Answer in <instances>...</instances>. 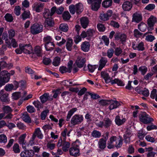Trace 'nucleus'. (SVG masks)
Here are the masks:
<instances>
[{
    "instance_id": "nucleus-58",
    "label": "nucleus",
    "mask_w": 157,
    "mask_h": 157,
    "mask_svg": "<svg viewBox=\"0 0 157 157\" xmlns=\"http://www.w3.org/2000/svg\"><path fill=\"white\" fill-rule=\"evenodd\" d=\"M134 36L136 38H138L142 36L143 33H140L138 29H135L134 31Z\"/></svg>"
},
{
    "instance_id": "nucleus-7",
    "label": "nucleus",
    "mask_w": 157,
    "mask_h": 157,
    "mask_svg": "<svg viewBox=\"0 0 157 157\" xmlns=\"http://www.w3.org/2000/svg\"><path fill=\"white\" fill-rule=\"evenodd\" d=\"M83 120V117L82 115L76 114L72 117L71 120V123L75 125L81 123Z\"/></svg>"
},
{
    "instance_id": "nucleus-32",
    "label": "nucleus",
    "mask_w": 157,
    "mask_h": 157,
    "mask_svg": "<svg viewBox=\"0 0 157 157\" xmlns=\"http://www.w3.org/2000/svg\"><path fill=\"white\" fill-rule=\"evenodd\" d=\"M73 40L72 39H68L66 43V47L67 50L70 51L72 50Z\"/></svg>"
},
{
    "instance_id": "nucleus-42",
    "label": "nucleus",
    "mask_w": 157,
    "mask_h": 157,
    "mask_svg": "<svg viewBox=\"0 0 157 157\" xmlns=\"http://www.w3.org/2000/svg\"><path fill=\"white\" fill-rule=\"evenodd\" d=\"M63 19L65 21L69 20L71 18V15L68 11L64 12L62 15Z\"/></svg>"
},
{
    "instance_id": "nucleus-11",
    "label": "nucleus",
    "mask_w": 157,
    "mask_h": 157,
    "mask_svg": "<svg viewBox=\"0 0 157 157\" xmlns=\"http://www.w3.org/2000/svg\"><path fill=\"white\" fill-rule=\"evenodd\" d=\"M69 152L70 155L74 156H77L79 155V150L78 146L71 147L69 149Z\"/></svg>"
},
{
    "instance_id": "nucleus-6",
    "label": "nucleus",
    "mask_w": 157,
    "mask_h": 157,
    "mask_svg": "<svg viewBox=\"0 0 157 157\" xmlns=\"http://www.w3.org/2000/svg\"><path fill=\"white\" fill-rule=\"evenodd\" d=\"M10 77V74L6 71H3L0 73V77H1L2 80L4 84L8 82Z\"/></svg>"
},
{
    "instance_id": "nucleus-30",
    "label": "nucleus",
    "mask_w": 157,
    "mask_h": 157,
    "mask_svg": "<svg viewBox=\"0 0 157 157\" xmlns=\"http://www.w3.org/2000/svg\"><path fill=\"white\" fill-rule=\"evenodd\" d=\"M22 117L23 120L25 122L30 123L31 122V118L27 112L24 113Z\"/></svg>"
},
{
    "instance_id": "nucleus-52",
    "label": "nucleus",
    "mask_w": 157,
    "mask_h": 157,
    "mask_svg": "<svg viewBox=\"0 0 157 157\" xmlns=\"http://www.w3.org/2000/svg\"><path fill=\"white\" fill-rule=\"evenodd\" d=\"M7 139L6 136L4 134L0 135V143H5L7 142Z\"/></svg>"
},
{
    "instance_id": "nucleus-20",
    "label": "nucleus",
    "mask_w": 157,
    "mask_h": 157,
    "mask_svg": "<svg viewBox=\"0 0 157 157\" xmlns=\"http://www.w3.org/2000/svg\"><path fill=\"white\" fill-rule=\"evenodd\" d=\"M44 6V4H38L35 3L33 6V9L36 12H39L43 10Z\"/></svg>"
},
{
    "instance_id": "nucleus-5",
    "label": "nucleus",
    "mask_w": 157,
    "mask_h": 157,
    "mask_svg": "<svg viewBox=\"0 0 157 157\" xmlns=\"http://www.w3.org/2000/svg\"><path fill=\"white\" fill-rule=\"evenodd\" d=\"M20 48L25 53L30 54L33 52V49L31 46L29 44H20Z\"/></svg>"
},
{
    "instance_id": "nucleus-34",
    "label": "nucleus",
    "mask_w": 157,
    "mask_h": 157,
    "mask_svg": "<svg viewBox=\"0 0 157 157\" xmlns=\"http://www.w3.org/2000/svg\"><path fill=\"white\" fill-rule=\"evenodd\" d=\"M77 110V108H73L70 110L68 112V114L66 120L67 121H69L70 119L74 113Z\"/></svg>"
},
{
    "instance_id": "nucleus-60",
    "label": "nucleus",
    "mask_w": 157,
    "mask_h": 157,
    "mask_svg": "<svg viewBox=\"0 0 157 157\" xmlns=\"http://www.w3.org/2000/svg\"><path fill=\"white\" fill-rule=\"evenodd\" d=\"M88 67L89 71L93 72L95 69L97 68V66L96 65H92L90 64L88 65Z\"/></svg>"
},
{
    "instance_id": "nucleus-3",
    "label": "nucleus",
    "mask_w": 157,
    "mask_h": 157,
    "mask_svg": "<svg viewBox=\"0 0 157 157\" xmlns=\"http://www.w3.org/2000/svg\"><path fill=\"white\" fill-rule=\"evenodd\" d=\"M43 26L42 25L35 23L30 27V32L33 35H36L42 32Z\"/></svg>"
},
{
    "instance_id": "nucleus-64",
    "label": "nucleus",
    "mask_w": 157,
    "mask_h": 157,
    "mask_svg": "<svg viewBox=\"0 0 157 157\" xmlns=\"http://www.w3.org/2000/svg\"><path fill=\"white\" fill-rule=\"evenodd\" d=\"M69 10L71 13L74 14L75 11H76L75 6L73 5H71L69 6Z\"/></svg>"
},
{
    "instance_id": "nucleus-49",
    "label": "nucleus",
    "mask_w": 157,
    "mask_h": 157,
    "mask_svg": "<svg viewBox=\"0 0 157 157\" xmlns=\"http://www.w3.org/2000/svg\"><path fill=\"white\" fill-rule=\"evenodd\" d=\"M44 17L46 19L49 18L48 17L50 16V10L48 9H45L43 13Z\"/></svg>"
},
{
    "instance_id": "nucleus-44",
    "label": "nucleus",
    "mask_w": 157,
    "mask_h": 157,
    "mask_svg": "<svg viewBox=\"0 0 157 157\" xmlns=\"http://www.w3.org/2000/svg\"><path fill=\"white\" fill-rule=\"evenodd\" d=\"M109 100L102 99L99 101L98 104L100 105L105 106L109 105Z\"/></svg>"
},
{
    "instance_id": "nucleus-63",
    "label": "nucleus",
    "mask_w": 157,
    "mask_h": 157,
    "mask_svg": "<svg viewBox=\"0 0 157 157\" xmlns=\"http://www.w3.org/2000/svg\"><path fill=\"white\" fill-rule=\"evenodd\" d=\"M33 103L35 107L38 109V110H39V109L41 107V104L39 101H35L33 102Z\"/></svg>"
},
{
    "instance_id": "nucleus-62",
    "label": "nucleus",
    "mask_w": 157,
    "mask_h": 157,
    "mask_svg": "<svg viewBox=\"0 0 157 157\" xmlns=\"http://www.w3.org/2000/svg\"><path fill=\"white\" fill-rule=\"evenodd\" d=\"M155 6L154 4H150L147 5L145 8V10H151L155 8Z\"/></svg>"
},
{
    "instance_id": "nucleus-36",
    "label": "nucleus",
    "mask_w": 157,
    "mask_h": 157,
    "mask_svg": "<svg viewBox=\"0 0 157 157\" xmlns=\"http://www.w3.org/2000/svg\"><path fill=\"white\" fill-rule=\"evenodd\" d=\"M8 94L7 93H5L3 94L0 97L1 101L3 102H7L10 101V100L8 98Z\"/></svg>"
},
{
    "instance_id": "nucleus-16",
    "label": "nucleus",
    "mask_w": 157,
    "mask_h": 157,
    "mask_svg": "<svg viewBox=\"0 0 157 157\" xmlns=\"http://www.w3.org/2000/svg\"><path fill=\"white\" fill-rule=\"evenodd\" d=\"M132 7V4L129 1L124 2L122 5V8L123 10L125 11L130 10Z\"/></svg>"
},
{
    "instance_id": "nucleus-17",
    "label": "nucleus",
    "mask_w": 157,
    "mask_h": 157,
    "mask_svg": "<svg viewBox=\"0 0 157 157\" xmlns=\"http://www.w3.org/2000/svg\"><path fill=\"white\" fill-rule=\"evenodd\" d=\"M132 48L134 50H137L139 51H144L145 49L144 44L143 42H141L138 44L137 46L135 45L134 43L132 44Z\"/></svg>"
},
{
    "instance_id": "nucleus-2",
    "label": "nucleus",
    "mask_w": 157,
    "mask_h": 157,
    "mask_svg": "<svg viewBox=\"0 0 157 157\" xmlns=\"http://www.w3.org/2000/svg\"><path fill=\"white\" fill-rule=\"evenodd\" d=\"M117 137L116 136H113L111 137L108 142L107 147L109 149H111L114 148L115 147L119 148L121 146L123 143L122 140H120L118 144H117Z\"/></svg>"
},
{
    "instance_id": "nucleus-55",
    "label": "nucleus",
    "mask_w": 157,
    "mask_h": 157,
    "mask_svg": "<svg viewBox=\"0 0 157 157\" xmlns=\"http://www.w3.org/2000/svg\"><path fill=\"white\" fill-rule=\"evenodd\" d=\"M21 8L19 6H16L15 7L14 12L16 15L18 16L20 15L21 13Z\"/></svg>"
},
{
    "instance_id": "nucleus-8",
    "label": "nucleus",
    "mask_w": 157,
    "mask_h": 157,
    "mask_svg": "<svg viewBox=\"0 0 157 157\" xmlns=\"http://www.w3.org/2000/svg\"><path fill=\"white\" fill-rule=\"evenodd\" d=\"M157 21V19L155 17L151 16L147 20L148 25V30H152L153 29V26Z\"/></svg>"
},
{
    "instance_id": "nucleus-15",
    "label": "nucleus",
    "mask_w": 157,
    "mask_h": 157,
    "mask_svg": "<svg viewBox=\"0 0 157 157\" xmlns=\"http://www.w3.org/2000/svg\"><path fill=\"white\" fill-rule=\"evenodd\" d=\"M107 61V58L104 57H101L99 61V66L98 70L99 71L101 70L105 66Z\"/></svg>"
},
{
    "instance_id": "nucleus-28",
    "label": "nucleus",
    "mask_w": 157,
    "mask_h": 157,
    "mask_svg": "<svg viewBox=\"0 0 157 157\" xmlns=\"http://www.w3.org/2000/svg\"><path fill=\"white\" fill-rule=\"evenodd\" d=\"M106 142L105 140L103 138H101L99 140L98 144L99 147L102 149H104L106 146Z\"/></svg>"
},
{
    "instance_id": "nucleus-51",
    "label": "nucleus",
    "mask_w": 157,
    "mask_h": 157,
    "mask_svg": "<svg viewBox=\"0 0 157 157\" xmlns=\"http://www.w3.org/2000/svg\"><path fill=\"white\" fill-rule=\"evenodd\" d=\"M139 70L141 72V74L144 75L147 71V68L144 66H141L139 68Z\"/></svg>"
},
{
    "instance_id": "nucleus-4",
    "label": "nucleus",
    "mask_w": 157,
    "mask_h": 157,
    "mask_svg": "<svg viewBox=\"0 0 157 157\" xmlns=\"http://www.w3.org/2000/svg\"><path fill=\"white\" fill-rule=\"evenodd\" d=\"M140 120L145 124H148L153 121L154 119L146 112H143L140 116Z\"/></svg>"
},
{
    "instance_id": "nucleus-21",
    "label": "nucleus",
    "mask_w": 157,
    "mask_h": 157,
    "mask_svg": "<svg viewBox=\"0 0 157 157\" xmlns=\"http://www.w3.org/2000/svg\"><path fill=\"white\" fill-rule=\"evenodd\" d=\"M90 45L89 42L85 41L82 43L81 45V49L84 52H87L90 49Z\"/></svg>"
},
{
    "instance_id": "nucleus-46",
    "label": "nucleus",
    "mask_w": 157,
    "mask_h": 157,
    "mask_svg": "<svg viewBox=\"0 0 157 157\" xmlns=\"http://www.w3.org/2000/svg\"><path fill=\"white\" fill-rule=\"evenodd\" d=\"M60 58L58 57H55L53 59L52 64L54 66H57L60 63Z\"/></svg>"
},
{
    "instance_id": "nucleus-40",
    "label": "nucleus",
    "mask_w": 157,
    "mask_h": 157,
    "mask_svg": "<svg viewBox=\"0 0 157 157\" xmlns=\"http://www.w3.org/2000/svg\"><path fill=\"white\" fill-rule=\"evenodd\" d=\"M91 135L94 137L99 138L101 136V133L96 130H94L91 133Z\"/></svg>"
},
{
    "instance_id": "nucleus-54",
    "label": "nucleus",
    "mask_w": 157,
    "mask_h": 157,
    "mask_svg": "<svg viewBox=\"0 0 157 157\" xmlns=\"http://www.w3.org/2000/svg\"><path fill=\"white\" fill-rule=\"evenodd\" d=\"M114 52V50L112 48H110L108 50L107 52L108 57L109 58H111L113 56Z\"/></svg>"
},
{
    "instance_id": "nucleus-56",
    "label": "nucleus",
    "mask_w": 157,
    "mask_h": 157,
    "mask_svg": "<svg viewBox=\"0 0 157 157\" xmlns=\"http://www.w3.org/2000/svg\"><path fill=\"white\" fill-rule=\"evenodd\" d=\"M122 52L121 49L119 47L116 48L114 51L115 54L117 56H119L121 53Z\"/></svg>"
},
{
    "instance_id": "nucleus-27",
    "label": "nucleus",
    "mask_w": 157,
    "mask_h": 157,
    "mask_svg": "<svg viewBox=\"0 0 157 157\" xmlns=\"http://www.w3.org/2000/svg\"><path fill=\"white\" fill-rule=\"evenodd\" d=\"M45 47L46 50L49 51L52 50L54 48L55 45L52 42H48L46 43Z\"/></svg>"
},
{
    "instance_id": "nucleus-12",
    "label": "nucleus",
    "mask_w": 157,
    "mask_h": 157,
    "mask_svg": "<svg viewBox=\"0 0 157 157\" xmlns=\"http://www.w3.org/2000/svg\"><path fill=\"white\" fill-rule=\"evenodd\" d=\"M34 155V151L32 150H30L22 151L20 155L21 157H33Z\"/></svg>"
},
{
    "instance_id": "nucleus-23",
    "label": "nucleus",
    "mask_w": 157,
    "mask_h": 157,
    "mask_svg": "<svg viewBox=\"0 0 157 157\" xmlns=\"http://www.w3.org/2000/svg\"><path fill=\"white\" fill-rule=\"evenodd\" d=\"M101 3L97 2V0H94L92 3L91 9L94 11H97L99 8Z\"/></svg>"
},
{
    "instance_id": "nucleus-29",
    "label": "nucleus",
    "mask_w": 157,
    "mask_h": 157,
    "mask_svg": "<svg viewBox=\"0 0 157 157\" xmlns=\"http://www.w3.org/2000/svg\"><path fill=\"white\" fill-rule=\"evenodd\" d=\"M75 10L77 14L80 13L83 10V6L80 3H79L75 6Z\"/></svg>"
},
{
    "instance_id": "nucleus-38",
    "label": "nucleus",
    "mask_w": 157,
    "mask_h": 157,
    "mask_svg": "<svg viewBox=\"0 0 157 157\" xmlns=\"http://www.w3.org/2000/svg\"><path fill=\"white\" fill-rule=\"evenodd\" d=\"M139 29L142 32H144L147 29V25L145 23L141 22L138 25Z\"/></svg>"
},
{
    "instance_id": "nucleus-9",
    "label": "nucleus",
    "mask_w": 157,
    "mask_h": 157,
    "mask_svg": "<svg viewBox=\"0 0 157 157\" xmlns=\"http://www.w3.org/2000/svg\"><path fill=\"white\" fill-rule=\"evenodd\" d=\"M112 14L113 11L112 10H108L106 13H101L99 16L100 19L104 21H108L109 20V17L112 16Z\"/></svg>"
},
{
    "instance_id": "nucleus-41",
    "label": "nucleus",
    "mask_w": 157,
    "mask_h": 157,
    "mask_svg": "<svg viewBox=\"0 0 157 157\" xmlns=\"http://www.w3.org/2000/svg\"><path fill=\"white\" fill-rule=\"evenodd\" d=\"M4 17L5 20L9 22H11L13 20L12 15L9 13H7L5 15Z\"/></svg>"
},
{
    "instance_id": "nucleus-45",
    "label": "nucleus",
    "mask_w": 157,
    "mask_h": 157,
    "mask_svg": "<svg viewBox=\"0 0 157 157\" xmlns=\"http://www.w3.org/2000/svg\"><path fill=\"white\" fill-rule=\"evenodd\" d=\"M41 49L39 46H36L35 47L34 49V53L36 54L38 56H41Z\"/></svg>"
},
{
    "instance_id": "nucleus-18",
    "label": "nucleus",
    "mask_w": 157,
    "mask_h": 157,
    "mask_svg": "<svg viewBox=\"0 0 157 157\" xmlns=\"http://www.w3.org/2000/svg\"><path fill=\"white\" fill-rule=\"evenodd\" d=\"M110 105L109 107L110 110L116 108L120 105V104L117 101H113L112 100H109V105Z\"/></svg>"
},
{
    "instance_id": "nucleus-33",
    "label": "nucleus",
    "mask_w": 157,
    "mask_h": 157,
    "mask_svg": "<svg viewBox=\"0 0 157 157\" xmlns=\"http://www.w3.org/2000/svg\"><path fill=\"white\" fill-rule=\"evenodd\" d=\"M112 3V0H106L102 2V5L103 7L107 8L110 7Z\"/></svg>"
},
{
    "instance_id": "nucleus-48",
    "label": "nucleus",
    "mask_w": 157,
    "mask_h": 157,
    "mask_svg": "<svg viewBox=\"0 0 157 157\" xmlns=\"http://www.w3.org/2000/svg\"><path fill=\"white\" fill-rule=\"evenodd\" d=\"M13 99L17 100L21 97V93L19 92H15L12 94Z\"/></svg>"
},
{
    "instance_id": "nucleus-26",
    "label": "nucleus",
    "mask_w": 157,
    "mask_h": 157,
    "mask_svg": "<svg viewBox=\"0 0 157 157\" xmlns=\"http://www.w3.org/2000/svg\"><path fill=\"white\" fill-rule=\"evenodd\" d=\"M70 143L69 142L66 141L64 139H63L62 146V150L65 152L68 151L70 147Z\"/></svg>"
},
{
    "instance_id": "nucleus-47",
    "label": "nucleus",
    "mask_w": 157,
    "mask_h": 157,
    "mask_svg": "<svg viewBox=\"0 0 157 157\" xmlns=\"http://www.w3.org/2000/svg\"><path fill=\"white\" fill-rule=\"evenodd\" d=\"M25 71L26 73L32 75L35 72L30 67H27L25 68Z\"/></svg>"
},
{
    "instance_id": "nucleus-50",
    "label": "nucleus",
    "mask_w": 157,
    "mask_h": 157,
    "mask_svg": "<svg viewBox=\"0 0 157 157\" xmlns=\"http://www.w3.org/2000/svg\"><path fill=\"white\" fill-rule=\"evenodd\" d=\"M46 147L52 150L55 148V144L54 143H52L50 142H49L47 143Z\"/></svg>"
},
{
    "instance_id": "nucleus-22",
    "label": "nucleus",
    "mask_w": 157,
    "mask_h": 157,
    "mask_svg": "<svg viewBox=\"0 0 157 157\" xmlns=\"http://www.w3.org/2000/svg\"><path fill=\"white\" fill-rule=\"evenodd\" d=\"M35 136V137L36 136L40 139H42L43 135L42 134L41 131L39 128H37L35 129V131L33 134L32 136Z\"/></svg>"
},
{
    "instance_id": "nucleus-35",
    "label": "nucleus",
    "mask_w": 157,
    "mask_h": 157,
    "mask_svg": "<svg viewBox=\"0 0 157 157\" xmlns=\"http://www.w3.org/2000/svg\"><path fill=\"white\" fill-rule=\"evenodd\" d=\"M104 126L105 128H108L112 124V121L109 118H106L104 120Z\"/></svg>"
},
{
    "instance_id": "nucleus-43",
    "label": "nucleus",
    "mask_w": 157,
    "mask_h": 157,
    "mask_svg": "<svg viewBox=\"0 0 157 157\" xmlns=\"http://www.w3.org/2000/svg\"><path fill=\"white\" fill-rule=\"evenodd\" d=\"M59 28L60 30L64 32H67L68 29V26L66 24H61Z\"/></svg>"
},
{
    "instance_id": "nucleus-24",
    "label": "nucleus",
    "mask_w": 157,
    "mask_h": 157,
    "mask_svg": "<svg viewBox=\"0 0 157 157\" xmlns=\"http://www.w3.org/2000/svg\"><path fill=\"white\" fill-rule=\"evenodd\" d=\"M126 119L125 118H123L122 119L120 118V117L119 116H117L115 118V122L116 124L118 126L121 125L123 124L126 121Z\"/></svg>"
},
{
    "instance_id": "nucleus-19",
    "label": "nucleus",
    "mask_w": 157,
    "mask_h": 157,
    "mask_svg": "<svg viewBox=\"0 0 157 157\" xmlns=\"http://www.w3.org/2000/svg\"><path fill=\"white\" fill-rule=\"evenodd\" d=\"M127 36L124 34H118L115 35V39L117 40L120 39L122 43L126 42L127 39Z\"/></svg>"
},
{
    "instance_id": "nucleus-57",
    "label": "nucleus",
    "mask_w": 157,
    "mask_h": 157,
    "mask_svg": "<svg viewBox=\"0 0 157 157\" xmlns=\"http://www.w3.org/2000/svg\"><path fill=\"white\" fill-rule=\"evenodd\" d=\"M30 13L29 12L25 11L22 14V18L23 20H25L26 18L29 17Z\"/></svg>"
},
{
    "instance_id": "nucleus-61",
    "label": "nucleus",
    "mask_w": 157,
    "mask_h": 157,
    "mask_svg": "<svg viewBox=\"0 0 157 157\" xmlns=\"http://www.w3.org/2000/svg\"><path fill=\"white\" fill-rule=\"evenodd\" d=\"M13 87L12 84H8L5 86V90L6 91H10L13 88Z\"/></svg>"
},
{
    "instance_id": "nucleus-14",
    "label": "nucleus",
    "mask_w": 157,
    "mask_h": 157,
    "mask_svg": "<svg viewBox=\"0 0 157 157\" xmlns=\"http://www.w3.org/2000/svg\"><path fill=\"white\" fill-rule=\"evenodd\" d=\"M80 21L81 26L84 29L86 28L87 27L89 22L88 18L85 17H81L80 19Z\"/></svg>"
},
{
    "instance_id": "nucleus-53",
    "label": "nucleus",
    "mask_w": 157,
    "mask_h": 157,
    "mask_svg": "<svg viewBox=\"0 0 157 157\" xmlns=\"http://www.w3.org/2000/svg\"><path fill=\"white\" fill-rule=\"evenodd\" d=\"M13 150L15 153H18L20 152V150L18 144H15L13 147Z\"/></svg>"
},
{
    "instance_id": "nucleus-10",
    "label": "nucleus",
    "mask_w": 157,
    "mask_h": 157,
    "mask_svg": "<svg viewBox=\"0 0 157 157\" xmlns=\"http://www.w3.org/2000/svg\"><path fill=\"white\" fill-rule=\"evenodd\" d=\"M86 59L81 56H79L75 61V63L79 68H81L84 67V65L85 66L86 65L85 64L86 62Z\"/></svg>"
},
{
    "instance_id": "nucleus-59",
    "label": "nucleus",
    "mask_w": 157,
    "mask_h": 157,
    "mask_svg": "<svg viewBox=\"0 0 157 157\" xmlns=\"http://www.w3.org/2000/svg\"><path fill=\"white\" fill-rule=\"evenodd\" d=\"M28 112L29 113H32L35 112V110L34 107L31 105H28L26 107Z\"/></svg>"
},
{
    "instance_id": "nucleus-37",
    "label": "nucleus",
    "mask_w": 157,
    "mask_h": 157,
    "mask_svg": "<svg viewBox=\"0 0 157 157\" xmlns=\"http://www.w3.org/2000/svg\"><path fill=\"white\" fill-rule=\"evenodd\" d=\"M49 97L48 94L47 93H44L43 95L40 97L41 101L42 103H45L47 101Z\"/></svg>"
},
{
    "instance_id": "nucleus-1",
    "label": "nucleus",
    "mask_w": 157,
    "mask_h": 157,
    "mask_svg": "<svg viewBox=\"0 0 157 157\" xmlns=\"http://www.w3.org/2000/svg\"><path fill=\"white\" fill-rule=\"evenodd\" d=\"M101 76L104 79L106 83H108L111 82L112 84L117 83L118 85L123 86L124 85L122 82L119 79H115L111 80L109 74L105 71H102L101 73Z\"/></svg>"
},
{
    "instance_id": "nucleus-13",
    "label": "nucleus",
    "mask_w": 157,
    "mask_h": 157,
    "mask_svg": "<svg viewBox=\"0 0 157 157\" xmlns=\"http://www.w3.org/2000/svg\"><path fill=\"white\" fill-rule=\"evenodd\" d=\"M26 136V134H24L21 135L19 138L18 143L22 145L23 148H25L26 142L25 139Z\"/></svg>"
},
{
    "instance_id": "nucleus-31",
    "label": "nucleus",
    "mask_w": 157,
    "mask_h": 157,
    "mask_svg": "<svg viewBox=\"0 0 157 157\" xmlns=\"http://www.w3.org/2000/svg\"><path fill=\"white\" fill-rule=\"evenodd\" d=\"M133 16V20L137 22H139L142 19L141 15L137 13H134Z\"/></svg>"
},
{
    "instance_id": "nucleus-25",
    "label": "nucleus",
    "mask_w": 157,
    "mask_h": 157,
    "mask_svg": "<svg viewBox=\"0 0 157 157\" xmlns=\"http://www.w3.org/2000/svg\"><path fill=\"white\" fill-rule=\"evenodd\" d=\"M54 25V22L53 19L50 17L49 18L46 19L45 27H47L48 26L52 27Z\"/></svg>"
},
{
    "instance_id": "nucleus-39",
    "label": "nucleus",
    "mask_w": 157,
    "mask_h": 157,
    "mask_svg": "<svg viewBox=\"0 0 157 157\" xmlns=\"http://www.w3.org/2000/svg\"><path fill=\"white\" fill-rule=\"evenodd\" d=\"M2 109L4 112L3 113H5V115L7 113H11L12 111L11 108L8 106H4Z\"/></svg>"
}]
</instances>
